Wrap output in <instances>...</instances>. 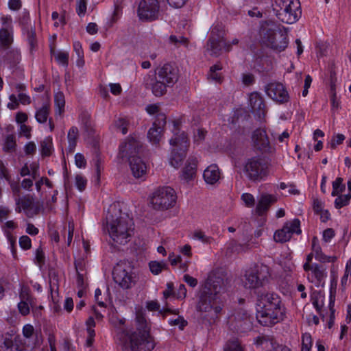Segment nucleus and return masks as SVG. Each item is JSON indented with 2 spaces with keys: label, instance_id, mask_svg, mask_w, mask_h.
Returning a JSON list of instances; mask_svg holds the SVG:
<instances>
[{
  "label": "nucleus",
  "instance_id": "393cba45",
  "mask_svg": "<svg viewBox=\"0 0 351 351\" xmlns=\"http://www.w3.org/2000/svg\"><path fill=\"white\" fill-rule=\"evenodd\" d=\"M277 201V197L272 195H262L256 206V212L259 214L265 211L271 204Z\"/></svg>",
  "mask_w": 351,
  "mask_h": 351
},
{
  "label": "nucleus",
  "instance_id": "0eeeda50",
  "mask_svg": "<svg viewBox=\"0 0 351 351\" xmlns=\"http://www.w3.org/2000/svg\"><path fill=\"white\" fill-rule=\"evenodd\" d=\"M221 280L218 279L213 283L211 287H208V291L204 290V295L201 296L197 308L200 311L211 313L213 311L215 315L220 312L221 308L217 305V298L213 295L220 292ZM207 289V287H206Z\"/></svg>",
  "mask_w": 351,
  "mask_h": 351
},
{
  "label": "nucleus",
  "instance_id": "9d476101",
  "mask_svg": "<svg viewBox=\"0 0 351 351\" xmlns=\"http://www.w3.org/2000/svg\"><path fill=\"white\" fill-rule=\"evenodd\" d=\"M114 281L123 289H131L136 283V276L129 265L119 263L112 273Z\"/></svg>",
  "mask_w": 351,
  "mask_h": 351
},
{
  "label": "nucleus",
  "instance_id": "f257e3e1",
  "mask_svg": "<svg viewBox=\"0 0 351 351\" xmlns=\"http://www.w3.org/2000/svg\"><path fill=\"white\" fill-rule=\"evenodd\" d=\"M132 330L130 332H119L117 336V343L122 351H151L154 349L155 344L149 334L150 326L142 306L135 308Z\"/></svg>",
  "mask_w": 351,
  "mask_h": 351
},
{
  "label": "nucleus",
  "instance_id": "7c9ffc66",
  "mask_svg": "<svg viewBox=\"0 0 351 351\" xmlns=\"http://www.w3.org/2000/svg\"><path fill=\"white\" fill-rule=\"evenodd\" d=\"M78 137V130L76 127H71L67 134L69 149L71 152H73L76 146L77 139Z\"/></svg>",
  "mask_w": 351,
  "mask_h": 351
},
{
  "label": "nucleus",
  "instance_id": "a878e982",
  "mask_svg": "<svg viewBox=\"0 0 351 351\" xmlns=\"http://www.w3.org/2000/svg\"><path fill=\"white\" fill-rule=\"evenodd\" d=\"M186 152L172 150L169 157V164L175 169L181 166L185 158Z\"/></svg>",
  "mask_w": 351,
  "mask_h": 351
},
{
  "label": "nucleus",
  "instance_id": "4c0bfd02",
  "mask_svg": "<svg viewBox=\"0 0 351 351\" xmlns=\"http://www.w3.org/2000/svg\"><path fill=\"white\" fill-rule=\"evenodd\" d=\"M167 86L166 84L156 80L152 85V92L156 96H161L165 93Z\"/></svg>",
  "mask_w": 351,
  "mask_h": 351
},
{
  "label": "nucleus",
  "instance_id": "c85d7f7f",
  "mask_svg": "<svg viewBox=\"0 0 351 351\" xmlns=\"http://www.w3.org/2000/svg\"><path fill=\"white\" fill-rule=\"evenodd\" d=\"M325 295L320 291H314L311 295V302L317 311L320 313L324 306Z\"/></svg>",
  "mask_w": 351,
  "mask_h": 351
},
{
  "label": "nucleus",
  "instance_id": "a18cd8bd",
  "mask_svg": "<svg viewBox=\"0 0 351 351\" xmlns=\"http://www.w3.org/2000/svg\"><path fill=\"white\" fill-rule=\"evenodd\" d=\"M221 69V67L219 64H215L210 67V72L208 73V78L213 81L219 82L221 80V75L217 72Z\"/></svg>",
  "mask_w": 351,
  "mask_h": 351
},
{
  "label": "nucleus",
  "instance_id": "f3484780",
  "mask_svg": "<svg viewBox=\"0 0 351 351\" xmlns=\"http://www.w3.org/2000/svg\"><path fill=\"white\" fill-rule=\"evenodd\" d=\"M267 95L272 99L284 102L288 99V93L284 86L280 83H270L266 87Z\"/></svg>",
  "mask_w": 351,
  "mask_h": 351
},
{
  "label": "nucleus",
  "instance_id": "5701e85b",
  "mask_svg": "<svg viewBox=\"0 0 351 351\" xmlns=\"http://www.w3.org/2000/svg\"><path fill=\"white\" fill-rule=\"evenodd\" d=\"M203 177L207 184L213 185L219 180L221 173L216 165H210L204 170Z\"/></svg>",
  "mask_w": 351,
  "mask_h": 351
},
{
  "label": "nucleus",
  "instance_id": "8fccbe9b",
  "mask_svg": "<svg viewBox=\"0 0 351 351\" xmlns=\"http://www.w3.org/2000/svg\"><path fill=\"white\" fill-rule=\"evenodd\" d=\"M191 239L194 240H198L202 243H208L209 238L205 235V234L200 230H195L190 235Z\"/></svg>",
  "mask_w": 351,
  "mask_h": 351
},
{
  "label": "nucleus",
  "instance_id": "39448f33",
  "mask_svg": "<svg viewBox=\"0 0 351 351\" xmlns=\"http://www.w3.org/2000/svg\"><path fill=\"white\" fill-rule=\"evenodd\" d=\"M260 34L263 45L274 51L280 52L287 47L288 39L285 33L263 27Z\"/></svg>",
  "mask_w": 351,
  "mask_h": 351
},
{
  "label": "nucleus",
  "instance_id": "9b49d317",
  "mask_svg": "<svg viewBox=\"0 0 351 351\" xmlns=\"http://www.w3.org/2000/svg\"><path fill=\"white\" fill-rule=\"evenodd\" d=\"M19 297L20 301L17 304V308L19 313L23 316H26L29 314L30 309H32L34 315L38 317L40 313H37L38 308H34L36 298L32 295L30 289L27 286L21 285L20 287Z\"/></svg>",
  "mask_w": 351,
  "mask_h": 351
},
{
  "label": "nucleus",
  "instance_id": "72a5a7b5",
  "mask_svg": "<svg viewBox=\"0 0 351 351\" xmlns=\"http://www.w3.org/2000/svg\"><path fill=\"white\" fill-rule=\"evenodd\" d=\"M73 48L77 56L76 64L77 66L83 67L85 64V60L84 59V51L81 43L78 41H75L73 43Z\"/></svg>",
  "mask_w": 351,
  "mask_h": 351
},
{
  "label": "nucleus",
  "instance_id": "c756f323",
  "mask_svg": "<svg viewBox=\"0 0 351 351\" xmlns=\"http://www.w3.org/2000/svg\"><path fill=\"white\" fill-rule=\"evenodd\" d=\"M149 271L154 275L160 274L163 270L167 269L168 266L165 261H151L148 263Z\"/></svg>",
  "mask_w": 351,
  "mask_h": 351
},
{
  "label": "nucleus",
  "instance_id": "2f4dec72",
  "mask_svg": "<svg viewBox=\"0 0 351 351\" xmlns=\"http://www.w3.org/2000/svg\"><path fill=\"white\" fill-rule=\"evenodd\" d=\"M0 351H18V346L10 338L1 339Z\"/></svg>",
  "mask_w": 351,
  "mask_h": 351
},
{
  "label": "nucleus",
  "instance_id": "0e129e2a",
  "mask_svg": "<svg viewBox=\"0 0 351 351\" xmlns=\"http://www.w3.org/2000/svg\"><path fill=\"white\" fill-rule=\"evenodd\" d=\"M224 351H243V350L237 341H234L228 343L226 346Z\"/></svg>",
  "mask_w": 351,
  "mask_h": 351
},
{
  "label": "nucleus",
  "instance_id": "423d86ee",
  "mask_svg": "<svg viewBox=\"0 0 351 351\" xmlns=\"http://www.w3.org/2000/svg\"><path fill=\"white\" fill-rule=\"evenodd\" d=\"M277 5V16L283 23L293 24L299 19L301 10L298 0H278Z\"/></svg>",
  "mask_w": 351,
  "mask_h": 351
},
{
  "label": "nucleus",
  "instance_id": "79ce46f5",
  "mask_svg": "<svg viewBox=\"0 0 351 351\" xmlns=\"http://www.w3.org/2000/svg\"><path fill=\"white\" fill-rule=\"evenodd\" d=\"M250 103L252 108L257 107L258 109H261L263 106L262 98L259 94L256 93H252L250 96Z\"/></svg>",
  "mask_w": 351,
  "mask_h": 351
},
{
  "label": "nucleus",
  "instance_id": "b1692460",
  "mask_svg": "<svg viewBox=\"0 0 351 351\" xmlns=\"http://www.w3.org/2000/svg\"><path fill=\"white\" fill-rule=\"evenodd\" d=\"M50 102L47 100L41 106L36 108L35 119L40 124L47 123L50 113Z\"/></svg>",
  "mask_w": 351,
  "mask_h": 351
},
{
  "label": "nucleus",
  "instance_id": "f8f14e48",
  "mask_svg": "<svg viewBox=\"0 0 351 351\" xmlns=\"http://www.w3.org/2000/svg\"><path fill=\"white\" fill-rule=\"evenodd\" d=\"M160 4L158 0H141L137 10L138 16L143 21H152L159 16Z\"/></svg>",
  "mask_w": 351,
  "mask_h": 351
},
{
  "label": "nucleus",
  "instance_id": "7ed1b4c3",
  "mask_svg": "<svg viewBox=\"0 0 351 351\" xmlns=\"http://www.w3.org/2000/svg\"><path fill=\"white\" fill-rule=\"evenodd\" d=\"M141 143L137 138L130 136L123 141L117 153V158L122 162L129 157L130 168L133 177L143 180L149 170L148 165L140 157L132 156L138 152Z\"/></svg>",
  "mask_w": 351,
  "mask_h": 351
},
{
  "label": "nucleus",
  "instance_id": "cd10ccee",
  "mask_svg": "<svg viewBox=\"0 0 351 351\" xmlns=\"http://www.w3.org/2000/svg\"><path fill=\"white\" fill-rule=\"evenodd\" d=\"M54 151L51 136L45 137L40 142V153L42 156H50Z\"/></svg>",
  "mask_w": 351,
  "mask_h": 351
},
{
  "label": "nucleus",
  "instance_id": "4468645a",
  "mask_svg": "<svg viewBox=\"0 0 351 351\" xmlns=\"http://www.w3.org/2000/svg\"><path fill=\"white\" fill-rule=\"evenodd\" d=\"M303 268L310 283L317 287L324 285L327 277L326 269L322 268L315 263L313 264L312 267H308L306 264L303 265Z\"/></svg>",
  "mask_w": 351,
  "mask_h": 351
},
{
  "label": "nucleus",
  "instance_id": "20e7f679",
  "mask_svg": "<svg viewBox=\"0 0 351 351\" xmlns=\"http://www.w3.org/2000/svg\"><path fill=\"white\" fill-rule=\"evenodd\" d=\"M106 229L114 243L124 245L134 234V222L125 213H120L119 216L111 215L107 217Z\"/></svg>",
  "mask_w": 351,
  "mask_h": 351
},
{
  "label": "nucleus",
  "instance_id": "6e6552de",
  "mask_svg": "<svg viewBox=\"0 0 351 351\" xmlns=\"http://www.w3.org/2000/svg\"><path fill=\"white\" fill-rule=\"evenodd\" d=\"M243 173L250 180L260 181L269 174V166L261 158H252L244 164Z\"/></svg>",
  "mask_w": 351,
  "mask_h": 351
},
{
  "label": "nucleus",
  "instance_id": "c03bdc74",
  "mask_svg": "<svg viewBox=\"0 0 351 351\" xmlns=\"http://www.w3.org/2000/svg\"><path fill=\"white\" fill-rule=\"evenodd\" d=\"M54 58L58 64L67 66L69 60V53L67 51H58L54 53Z\"/></svg>",
  "mask_w": 351,
  "mask_h": 351
},
{
  "label": "nucleus",
  "instance_id": "f704fd0d",
  "mask_svg": "<svg viewBox=\"0 0 351 351\" xmlns=\"http://www.w3.org/2000/svg\"><path fill=\"white\" fill-rule=\"evenodd\" d=\"M169 261L172 266H177L179 265L180 269L183 271H185L187 269V264L182 262L181 256L175 255L173 252L169 254Z\"/></svg>",
  "mask_w": 351,
  "mask_h": 351
},
{
  "label": "nucleus",
  "instance_id": "3c124183",
  "mask_svg": "<svg viewBox=\"0 0 351 351\" xmlns=\"http://www.w3.org/2000/svg\"><path fill=\"white\" fill-rule=\"evenodd\" d=\"M337 279H331L330 286V294H329V301L330 304L335 302V295L337 292Z\"/></svg>",
  "mask_w": 351,
  "mask_h": 351
},
{
  "label": "nucleus",
  "instance_id": "473e14b6",
  "mask_svg": "<svg viewBox=\"0 0 351 351\" xmlns=\"http://www.w3.org/2000/svg\"><path fill=\"white\" fill-rule=\"evenodd\" d=\"M252 139L257 145L264 146L267 144V138L265 131L258 130L254 132Z\"/></svg>",
  "mask_w": 351,
  "mask_h": 351
},
{
  "label": "nucleus",
  "instance_id": "37998d69",
  "mask_svg": "<svg viewBox=\"0 0 351 351\" xmlns=\"http://www.w3.org/2000/svg\"><path fill=\"white\" fill-rule=\"evenodd\" d=\"M16 146V141L15 137L12 134H9L6 136L4 143H3V149L5 151H10L15 148Z\"/></svg>",
  "mask_w": 351,
  "mask_h": 351
},
{
  "label": "nucleus",
  "instance_id": "5fc2aeb1",
  "mask_svg": "<svg viewBox=\"0 0 351 351\" xmlns=\"http://www.w3.org/2000/svg\"><path fill=\"white\" fill-rule=\"evenodd\" d=\"M19 245L23 250H29L32 247V241L28 236L23 235L19 238Z\"/></svg>",
  "mask_w": 351,
  "mask_h": 351
},
{
  "label": "nucleus",
  "instance_id": "412c9836",
  "mask_svg": "<svg viewBox=\"0 0 351 351\" xmlns=\"http://www.w3.org/2000/svg\"><path fill=\"white\" fill-rule=\"evenodd\" d=\"M14 199L16 203L15 211L16 213L23 211L28 217H30L34 214V206L32 198L24 196L15 197Z\"/></svg>",
  "mask_w": 351,
  "mask_h": 351
},
{
  "label": "nucleus",
  "instance_id": "6ab92c4d",
  "mask_svg": "<svg viewBox=\"0 0 351 351\" xmlns=\"http://www.w3.org/2000/svg\"><path fill=\"white\" fill-rule=\"evenodd\" d=\"M23 335L27 340L28 346L34 348L43 343V337L35 331L34 326L27 324L23 327Z\"/></svg>",
  "mask_w": 351,
  "mask_h": 351
},
{
  "label": "nucleus",
  "instance_id": "69168bd1",
  "mask_svg": "<svg viewBox=\"0 0 351 351\" xmlns=\"http://www.w3.org/2000/svg\"><path fill=\"white\" fill-rule=\"evenodd\" d=\"M110 92L114 95H119L122 91L121 86L118 83H111L109 84Z\"/></svg>",
  "mask_w": 351,
  "mask_h": 351
},
{
  "label": "nucleus",
  "instance_id": "a19ab883",
  "mask_svg": "<svg viewBox=\"0 0 351 351\" xmlns=\"http://www.w3.org/2000/svg\"><path fill=\"white\" fill-rule=\"evenodd\" d=\"M313 250L315 253V258L321 262H333L335 259V257H326L324 256L321 252H319V247L313 242Z\"/></svg>",
  "mask_w": 351,
  "mask_h": 351
},
{
  "label": "nucleus",
  "instance_id": "bf43d9fd",
  "mask_svg": "<svg viewBox=\"0 0 351 351\" xmlns=\"http://www.w3.org/2000/svg\"><path fill=\"white\" fill-rule=\"evenodd\" d=\"M75 162L77 167L80 168H84L86 164L84 156L80 153H77L75 155Z\"/></svg>",
  "mask_w": 351,
  "mask_h": 351
},
{
  "label": "nucleus",
  "instance_id": "603ef678",
  "mask_svg": "<svg viewBox=\"0 0 351 351\" xmlns=\"http://www.w3.org/2000/svg\"><path fill=\"white\" fill-rule=\"evenodd\" d=\"M114 129L120 131L123 134L127 133V122L123 119H119L114 123Z\"/></svg>",
  "mask_w": 351,
  "mask_h": 351
},
{
  "label": "nucleus",
  "instance_id": "49530a36",
  "mask_svg": "<svg viewBox=\"0 0 351 351\" xmlns=\"http://www.w3.org/2000/svg\"><path fill=\"white\" fill-rule=\"evenodd\" d=\"M345 140V136L341 134H335L332 136L328 145L332 149H335L337 145L341 144Z\"/></svg>",
  "mask_w": 351,
  "mask_h": 351
},
{
  "label": "nucleus",
  "instance_id": "680f3d73",
  "mask_svg": "<svg viewBox=\"0 0 351 351\" xmlns=\"http://www.w3.org/2000/svg\"><path fill=\"white\" fill-rule=\"evenodd\" d=\"M27 119L28 116L25 112H18L16 114L15 121L19 125H21V124H25Z\"/></svg>",
  "mask_w": 351,
  "mask_h": 351
},
{
  "label": "nucleus",
  "instance_id": "a211bd4d",
  "mask_svg": "<svg viewBox=\"0 0 351 351\" xmlns=\"http://www.w3.org/2000/svg\"><path fill=\"white\" fill-rule=\"evenodd\" d=\"M169 144L172 150L186 152L189 145V141L184 132L175 131L173 136L169 140Z\"/></svg>",
  "mask_w": 351,
  "mask_h": 351
},
{
  "label": "nucleus",
  "instance_id": "e2e57ef3",
  "mask_svg": "<svg viewBox=\"0 0 351 351\" xmlns=\"http://www.w3.org/2000/svg\"><path fill=\"white\" fill-rule=\"evenodd\" d=\"M28 167H29V171L31 172V176L33 179L36 178V177L38 175V169H39V164L37 162H33L31 163H28Z\"/></svg>",
  "mask_w": 351,
  "mask_h": 351
},
{
  "label": "nucleus",
  "instance_id": "4be33fe9",
  "mask_svg": "<svg viewBox=\"0 0 351 351\" xmlns=\"http://www.w3.org/2000/svg\"><path fill=\"white\" fill-rule=\"evenodd\" d=\"M147 138L152 146H158L163 139V128L154 123L148 130Z\"/></svg>",
  "mask_w": 351,
  "mask_h": 351
},
{
  "label": "nucleus",
  "instance_id": "ddd939ff",
  "mask_svg": "<svg viewBox=\"0 0 351 351\" xmlns=\"http://www.w3.org/2000/svg\"><path fill=\"white\" fill-rule=\"evenodd\" d=\"M300 233V222L298 219H294L287 221L281 229L276 231L274 238L276 241L283 243L288 241L294 234Z\"/></svg>",
  "mask_w": 351,
  "mask_h": 351
},
{
  "label": "nucleus",
  "instance_id": "6e6d98bb",
  "mask_svg": "<svg viewBox=\"0 0 351 351\" xmlns=\"http://www.w3.org/2000/svg\"><path fill=\"white\" fill-rule=\"evenodd\" d=\"M241 199L244 204L247 207H252L254 205V198L250 193H243L241 195Z\"/></svg>",
  "mask_w": 351,
  "mask_h": 351
},
{
  "label": "nucleus",
  "instance_id": "13d9d810",
  "mask_svg": "<svg viewBox=\"0 0 351 351\" xmlns=\"http://www.w3.org/2000/svg\"><path fill=\"white\" fill-rule=\"evenodd\" d=\"M75 185L80 191H84L86 186V180L81 176H76L75 177Z\"/></svg>",
  "mask_w": 351,
  "mask_h": 351
},
{
  "label": "nucleus",
  "instance_id": "864d4df0",
  "mask_svg": "<svg viewBox=\"0 0 351 351\" xmlns=\"http://www.w3.org/2000/svg\"><path fill=\"white\" fill-rule=\"evenodd\" d=\"M90 134V131L89 130V135ZM99 142V138L97 136H93V139L89 138V145L91 144V147L93 149V154L95 155V160L96 161L97 159H101V158L99 157L98 155V149H97V145ZM88 149H90V147H88Z\"/></svg>",
  "mask_w": 351,
  "mask_h": 351
},
{
  "label": "nucleus",
  "instance_id": "338daca9",
  "mask_svg": "<svg viewBox=\"0 0 351 351\" xmlns=\"http://www.w3.org/2000/svg\"><path fill=\"white\" fill-rule=\"evenodd\" d=\"M331 101V108L332 110H337L340 107V101L337 98L336 94L334 93L330 99Z\"/></svg>",
  "mask_w": 351,
  "mask_h": 351
},
{
  "label": "nucleus",
  "instance_id": "09e8293b",
  "mask_svg": "<svg viewBox=\"0 0 351 351\" xmlns=\"http://www.w3.org/2000/svg\"><path fill=\"white\" fill-rule=\"evenodd\" d=\"M32 128L25 124L19 125V134L29 139L32 137Z\"/></svg>",
  "mask_w": 351,
  "mask_h": 351
},
{
  "label": "nucleus",
  "instance_id": "e433bc0d",
  "mask_svg": "<svg viewBox=\"0 0 351 351\" xmlns=\"http://www.w3.org/2000/svg\"><path fill=\"white\" fill-rule=\"evenodd\" d=\"M12 41L11 29L8 28L0 29V43L2 45H8Z\"/></svg>",
  "mask_w": 351,
  "mask_h": 351
},
{
  "label": "nucleus",
  "instance_id": "aec40b11",
  "mask_svg": "<svg viewBox=\"0 0 351 351\" xmlns=\"http://www.w3.org/2000/svg\"><path fill=\"white\" fill-rule=\"evenodd\" d=\"M267 274L268 269L265 266L261 267V271L258 274L247 272L245 274L246 282H245V286L248 288L256 287L267 278Z\"/></svg>",
  "mask_w": 351,
  "mask_h": 351
},
{
  "label": "nucleus",
  "instance_id": "c9c22d12",
  "mask_svg": "<svg viewBox=\"0 0 351 351\" xmlns=\"http://www.w3.org/2000/svg\"><path fill=\"white\" fill-rule=\"evenodd\" d=\"M345 190V185L343 184V179L337 178L332 182V191L331 195L332 196L341 195Z\"/></svg>",
  "mask_w": 351,
  "mask_h": 351
},
{
  "label": "nucleus",
  "instance_id": "bb28decb",
  "mask_svg": "<svg viewBox=\"0 0 351 351\" xmlns=\"http://www.w3.org/2000/svg\"><path fill=\"white\" fill-rule=\"evenodd\" d=\"M55 114L61 117L64 112L65 99L62 92H57L54 95Z\"/></svg>",
  "mask_w": 351,
  "mask_h": 351
},
{
  "label": "nucleus",
  "instance_id": "2eb2a0df",
  "mask_svg": "<svg viewBox=\"0 0 351 351\" xmlns=\"http://www.w3.org/2000/svg\"><path fill=\"white\" fill-rule=\"evenodd\" d=\"M178 73V71L176 67L167 64L158 69L156 73V80L170 86L177 81Z\"/></svg>",
  "mask_w": 351,
  "mask_h": 351
},
{
  "label": "nucleus",
  "instance_id": "4d7b16f0",
  "mask_svg": "<svg viewBox=\"0 0 351 351\" xmlns=\"http://www.w3.org/2000/svg\"><path fill=\"white\" fill-rule=\"evenodd\" d=\"M24 152L26 155H33L36 150V145L34 142L29 141L24 146Z\"/></svg>",
  "mask_w": 351,
  "mask_h": 351
},
{
  "label": "nucleus",
  "instance_id": "de8ad7c7",
  "mask_svg": "<svg viewBox=\"0 0 351 351\" xmlns=\"http://www.w3.org/2000/svg\"><path fill=\"white\" fill-rule=\"evenodd\" d=\"M86 0H77L76 12L80 17H83L86 13Z\"/></svg>",
  "mask_w": 351,
  "mask_h": 351
},
{
  "label": "nucleus",
  "instance_id": "58836bf2",
  "mask_svg": "<svg viewBox=\"0 0 351 351\" xmlns=\"http://www.w3.org/2000/svg\"><path fill=\"white\" fill-rule=\"evenodd\" d=\"M335 200V206L337 208H341L346 205H348L350 202L351 195L346 194V195H339Z\"/></svg>",
  "mask_w": 351,
  "mask_h": 351
},
{
  "label": "nucleus",
  "instance_id": "052dcab7",
  "mask_svg": "<svg viewBox=\"0 0 351 351\" xmlns=\"http://www.w3.org/2000/svg\"><path fill=\"white\" fill-rule=\"evenodd\" d=\"M10 101L7 104V107L10 110H15L18 108L19 102L14 95H11L9 97Z\"/></svg>",
  "mask_w": 351,
  "mask_h": 351
},
{
  "label": "nucleus",
  "instance_id": "dca6fc26",
  "mask_svg": "<svg viewBox=\"0 0 351 351\" xmlns=\"http://www.w3.org/2000/svg\"><path fill=\"white\" fill-rule=\"evenodd\" d=\"M197 160L192 159L188 160L184 167L180 179L184 184L193 185L197 176Z\"/></svg>",
  "mask_w": 351,
  "mask_h": 351
},
{
  "label": "nucleus",
  "instance_id": "1a4fd4ad",
  "mask_svg": "<svg viewBox=\"0 0 351 351\" xmlns=\"http://www.w3.org/2000/svg\"><path fill=\"white\" fill-rule=\"evenodd\" d=\"M150 202L156 208L168 209L176 204V194L175 191L169 186L162 187L153 193Z\"/></svg>",
  "mask_w": 351,
  "mask_h": 351
},
{
  "label": "nucleus",
  "instance_id": "ea45409f",
  "mask_svg": "<svg viewBox=\"0 0 351 351\" xmlns=\"http://www.w3.org/2000/svg\"><path fill=\"white\" fill-rule=\"evenodd\" d=\"M313 345L311 336L309 333H304L302 336L301 351H311Z\"/></svg>",
  "mask_w": 351,
  "mask_h": 351
},
{
  "label": "nucleus",
  "instance_id": "f03ea898",
  "mask_svg": "<svg viewBox=\"0 0 351 351\" xmlns=\"http://www.w3.org/2000/svg\"><path fill=\"white\" fill-rule=\"evenodd\" d=\"M286 308L280 297L275 293L261 295L256 304V318L264 326H272L282 321Z\"/></svg>",
  "mask_w": 351,
  "mask_h": 351
},
{
  "label": "nucleus",
  "instance_id": "774afa93",
  "mask_svg": "<svg viewBox=\"0 0 351 351\" xmlns=\"http://www.w3.org/2000/svg\"><path fill=\"white\" fill-rule=\"evenodd\" d=\"M313 209H314L315 212L317 213H318L319 212H320L321 210L324 209V202L322 200L318 199H315L313 200Z\"/></svg>",
  "mask_w": 351,
  "mask_h": 351
}]
</instances>
